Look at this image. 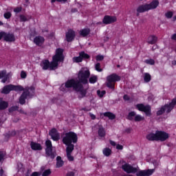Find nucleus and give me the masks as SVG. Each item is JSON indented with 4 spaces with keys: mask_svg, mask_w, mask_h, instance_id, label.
<instances>
[{
    "mask_svg": "<svg viewBox=\"0 0 176 176\" xmlns=\"http://www.w3.org/2000/svg\"><path fill=\"white\" fill-rule=\"evenodd\" d=\"M90 76V71L87 69V68H82L78 72V80H75L72 79L68 80L65 83V87L69 89L72 87L74 90L76 91H78L80 98H83V97H86V94H87V90L83 89V85L81 83L86 84L87 83V79H89Z\"/></svg>",
    "mask_w": 176,
    "mask_h": 176,
    "instance_id": "f257e3e1",
    "label": "nucleus"
},
{
    "mask_svg": "<svg viewBox=\"0 0 176 176\" xmlns=\"http://www.w3.org/2000/svg\"><path fill=\"white\" fill-rule=\"evenodd\" d=\"M64 50L61 48H58L56 50V54L52 57V61L50 63L49 60H44L41 63V67L45 71H54L58 68V63L64 61V56L63 55Z\"/></svg>",
    "mask_w": 176,
    "mask_h": 176,
    "instance_id": "f03ea898",
    "label": "nucleus"
},
{
    "mask_svg": "<svg viewBox=\"0 0 176 176\" xmlns=\"http://www.w3.org/2000/svg\"><path fill=\"white\" fill-rule=\"evenodd\" d=\"M169 135L168 133L162 131H157L155 133H148L146 138L148 141H161L164 142L166 140H168Z\"/></svg>",
    "mask_w": 176,
    "mask_h": 176,
    "instance_id": "7ed1b4c3",
    "label": "nucleus"
},
{
    "mask_svg": "<svg viewBox=\"0 0 176 176\" xmlns=\"http://www.w3.org/2000/svg\"><path fill=\"white\" fill-rule=\"evenodd\" d=\"M62 138V142L67 146H71V145H74L73 144L78 142V135L73 131L63 133Z\"/></svg>",
    "mask_w": 176,
    "mask_h": 176,
    "instance_id": "20e7f679",
    "label": "nucleus"
},
{
    "mask_svg": "<svg viewBox=\"0 0 176 176\" xmlns=\"http://www.w3.org/2000/svg\"><path fill=\"white\" fill-rule=\"evenodd\" d=\"M159 6V1L154 0L150 3H146L140 6L137 8L138 13H144L145 12H148L149 10H153V9H156Z\"/></svg>",
    "mask_w": 176,
    "mask_h": 176,
    "instance_id": "39448f33",
    "label": "nucleus"
},
{
    "mask_svg": "<svg viewBox=\"0 0 176 176\" xmlns=\"http://www.w3.org/2000/svg\"><path fill=\"white\" fill-rule=\"evenodd\" d=\"M120 80V76L116 74H113L107 77L106 86L109 89L115 90V83Z\"/></svg>",
    "mask_w": 176,
    "mask_h": 176,
    "instance_id": "423d86ee",
    "label": "nucleus"
},
{
    "mask_svg": "<svg viewBox=\"0 0 176 176\" xmlns=\"http://www.w3.org/2000/svg\"><path fill=\"white\" fill-rule=\"evenodd\" d=\"M175 105L176 98H173L169 104H165L164 107H162L161 109L157 111V115L160 116V115H163L164 112L170 113V112L174 109V107H175Z\"/></svg>",
    "mask_w": 176,
    "mask_h": 176,
    "instance_id": "0eeeda50",
    "label": "nucleus"
},
{
    "mask_svg": "<svg viewBox=\"0 0 176 176\" xmlns=\"http://www.w3.org/2000/svg\"><path fill=\"white\" fill-rule=\"evenodd\" d=\"M23 91V90H24V88L21 86H15L13 85H6L3 87L1 93L2 94H9V93H10V91Z\"/></svg>",
    "mask_w": 176,
    "mask_h": 176,
    "instance_id": "6e6552de",
    "label": "nucleus"
},
{
    "mask_svg": "<svg viewBox=\"0 0 176 176\" xmlns=\"http://www.w3.org/2000/svg\"><path fill=\"white\" fill-rule=\"evenodd\" d=\"M46 148L45 154L47 157L54 159L56 157V153L53 152V146L52 145V141L47 140L45 142Z\"/></svg>",
    "mask_w": 176,
    "mask_h": 176,
    "instance_id": "1a4fd4ad",
    "label": "nucleus"
},
{
    "mask_svg": "<svg viewBox=\"0 0 176 176\" xmlns=\"http://www.w3.org/2000/svg\"><path fill=\"white\" fill-rule=\"evenodd\" d=\"M136 108L138 111H140V112H144L146 116H151V115H152V108L149 104L144 105V104H138Z\"/></svg>",
    "mask_w": 176,
    "mask_h": 176,
    "instance_id": "9d476101",
    "label": "nucleus"
},
{
    "mask_svg": "<svg viewBox=\"0 0 176 176\" xmlns=\"http://www.w3.org/2000/svg\"><path fill=\"white\" fill-rule=\"evenodd\" d=\"M127 119L129 120H135V122H142V120H145V118L142 117L141 115H137L135 111L129 112Z\"/></svg>",
    "mask_w": 176,
    "mask_h": 176,
    "instance_id": "9b49d317",
    "label": "nucleus"
},
{
    "mask_svg": "<svg viewBox=\"0 0 176 176\" xmlns=\"http://www.w3.org/2000/svg\"><path fill=\"white\" fill-rule=\"evenodd\" d=\"M122 168L127 174H135V173H137V171H138L139 167L134 168V167H133V166H131L129 164H125L122 166Z\"/></svg>",
    "mask_w": 176,
    "mask_h": 176,
    "instance_id": "f8f14e48",
    "label": "nucleus"
},
{
    "mask_svg": "<svg viewBox=\"0 0 176 176\" xmlns=\"http://www.w3.org/2000/svg\"><path fill=\"white\" fill-rule=\"evenodd\" d=\"M2 38H3L6 42H14V41H16L13 34H8L5 32H0V41Z\"/></svg>",
    "mask_w": 176,
    "mask_h": 176,
    "instance_id": "ddd939ff",
    "label": "nucleus"
},
{
    "mask_svg": "<svg viewBox=\"0 0 176 176\" xmlns=\"http://www.w3.org/2000/svg\"><path fill=\"white\" fill-rule=\"evenodd\" d=\"M74 148L75 146L72 144H71L69 146H67L66 148V157L69 162H74V156H72V152H74Z\"/></svg>",
    "mask_w": 176,
    "mask_h": 176,
    "instance_id": "4468645a",
    "label": "nucleus"
},
{
    "mask_svg": "<svg viewBox=\"0 0 176 176\" xmlns=\"http://www.w3.org/2000/svg\"><path fill=\"white\" fill-rule=\"evenodd\" d=\"M118 19L116 16H112L109 15H105L102 19L103 24H112L113 23H116Z\"/></svg>",
    "mask_w": 176,
    "mask_h": 176,
    "instance_id": "2eb2a0df",
    "label": "nucleus"
},
{
    "mask_svg": "<svg viewBox=\"0 0 176 176\" xmlns=\"http://www.w3.org/2000/svg\"><path fill=\"white\" fill-rule=\"evenodd\" d=\"M140 170V168H138ZM153 174V170H138L136 172L137 176H150Z\"/></svg>",
    "mask_w": 176,
    "mask_h": 176,
    "instance_id": "dca6fc26",
    "label": "nucleus"
},
{
    "mask_svg": "<svg viewBox=\"0 0 176 176\" xmlns=\"http://www.w3.org/2000/svg\"><path fill=\"white\" fill-rule=\"evenodd\" d=\"M50 135L54 141H58V140H60V133H58L56 129H52L50 131Z\"/></svg>",
    "mask_w": 176,
    "mask_h": 176,
    "instance_id": "f3484780",
    "label": "nucleus"
},
{
    "mask_svg": "<svg viewBox=\"0 0 176 176\" xmlns=\"http://www.w3.org/2000/svg\"><path fill=\"white\" fill-rule=\"evenodd\" d=\"M75 31L72 30H69L68 32L66 33V41L68 42H72L74 39H75Z\"/></svg>",
    "mask_w": 176,
    "mask_h": 176,
    "instance_id": "a211bd4d",
    "label": "nucleus"
},
{
    "mask_svg": "<svg viewBox=\"0 0 176 176\" xmlns=\"http://www.w3.org/2000/svg\"><path fill=\"white\" fill-rule=\"evenodd\" d=\"M34 43L37 46H42L45 43V38L43 36H38L34 38Z\"/></svg>",
    "mask_w": 176,
    "mask_h": 176,
    "instance_id": "6ab92c4d",
    "label": "nucleus"
},
{
    "mask_svg": "<svg viewBox=\"0 0 176 176\" xmlns=\"http://www.w3.org/2000/svg\"><path fill=\"white\" fill-rule=\"evenodd\" d=\"M30 146L33 151H42V146L39 143L32 142Z\"/></svg>",
    "mask_w": 176,
    "mask_h": 176,
    "instance_id": "aec40b11",
    "label": "nucleus"
},
{
    "mask_svg": "<svg viewBox=\"0 0 176 176\" xmlns=\"http://www.w3.org/2000/svg\"><path fill=\"white\" fill-rule=\"evenodd\" d=\"M23 91H26L27 96H32L35 91V88L34 87H26L23 88Z\"/></svg>",
    "mask_w": 176,
    "mask_h": 176,
    "instance_id": "412c9836",
    "label": "nucleus"
},
{
    "mask_svg": "<svg viewBox=\"0 0 176 176\" xmlns=\"http://www.w3.org/2000/svg\"><path fill=\"white\" fill-rule=\"evenodd\" d=\"M156 42H157V38L156 36L151 35L149 36L147 38V43H148L149 45H155Z\"/></svg>",
    "mask_w": 176,
    "mask_h": 176,
    "instance_id": "4be33fe9",
    "label": "nucleus"
},
{
    "mask_svg": "<svg viewBox=\"0 0 176 176\" xmlns=\"http://www.w3.org/2000/svg\"><path fill=\"white\" fill-rule=\"evenodd\" d=\"M9 107V102L2 100V98H0V111H3Z\"/></svg>",
    "mask_w": 176,
    "mask_h": 176,
    "instance_id": "5701e85b",
    "label": "nucleus"
},
{
    "mask_svg": "<svg viewBox=\"0 0 176 176\" xmlns=\"http://www.w3.org/2000/svg\"><path fill=\"white\" fill-rule=\"evenodd\" d=\"M27 94V91H23L22 95L19 98V102L20 104H21V105H24V104H25V99L27 98V97H28Z\"/></svg>",
    "mask_w": 176,
    "mask_h": 176,
    "instance_id": "b1692460",
    "label": "nucleus"
},
{
    "mask_svg": "<svg viewBox=\"0 0 176 176\" xmlns=\"http://www.w3.org/2000/svg\"><path fill=\"white\" fill-rule=\"evenodd\" d=\"M63 166H64V161H63V159H61V157L58 156L56 157V168H60V167H63Z\"/></svg>",
    "mask_w": 176,
    "mask_h": 176,
    "instance_id": "393cba45",
    "label": "nucleus"
},
{
    "mask_svg": "<svg viewBox=\"0 0 176 176\" xmlns=\"http://www.w3.org/2000/svg\"><path fill=\"white\" fill-rule=\"evenodd\" d=\"M98 134L99 137H104L105 135V129L102 127V125H98Z\"/></svg>",
    "mask_w": 176,
    "mask_h": 176,
    "instance_id": "a878e982",
    "label": "nucleus"
},
{
    "mask_svg": "<svg viewBox=\"0 0 176 176\" xmlns=\"http://www.w3.org/2000/svg\"><path fill=\"white\" fill-rule=\"evenodd\" d=\"M90 34V29L87 28V29H82L80 31V35L82 36H87Z\"/></svg>",
    "mask_w": 176,
    "mask_h": 176,
    "instance_id": "bb28decb",
    "label": "nucleus"
},
{
    "mask_svg": "<svg viewBox=\"0 0 176 176\" xmlns=\"http://www.w3.org/2000/svg\"><path fill=\"white\" fill-rule=\"evenodd\" d=\"M102 153L104 156H111V155H112V150L109 148H104Z\"/></svg>",
    "mask_w": 176,
    "mask_h": 176,
    "instance_id": "cd10ccee",
    "label": "nucleus"
},
{
    "mask_svg": "<svg viewBox=\"0 0 176 176\" xmlns=\"http://www.w3.org/2000/svg\"><path fill=\"white\" fill-rule=\"evenodd\" d=\"M104 116H106V118H109L111 120H113L115 118H116V116L115 114L111 113V112H105L103 113Z\"/></svg>",
    "mask_w": 176,
    "mask_h": 176,
    "instance_id": "c85d7f7f",
    "label": "nucleus"
},
{
    "mask_svg": "<svg viewBox=\"0 0 176 176\" xmlns=\"http://www.w3.org/2000/svg\"><path fill=\"white\" fill-rule=\"evenodd\" d=\"M152 79V76L149 73H144V80L146 82V83H148L151 82V80Z\"/></svg>",
    "mask_w": 176,
    "mask_h": 176,
    "instance_id": "c756f323",
    "label": "nucleus"
},
{
    "mask_svg": "<svg viewBox=\"0 0 176 176\" xmlns=\"http://www.w3.org/2000/svg\"><path fill=\"white\" fill-rule=\"evenodd\" d=\"M79 56L82 58V60H83V58L85 60H86L87 58H90V56L89 54H86L85 52H80Z\"/></svg>",
    "mask_w": 176,
    "mask_h": 176,
    "instance_id": "7c9ffc66",
    "label": "nucleus"
},
{
    "mask_svg": "<svg viewBox=\"0 0 176 176\" xmlns=\"http://www.w3.org/2000/svg\"><path fill=\"white\" fill-rule=\"evenodd\" d=\"M73 60V63H82V61H83L82 60V58L80 57V56L79 55V56H75L72 58Z\"/></svg>",
    "mask_w": 176,
    "mask_h": 176,
    "instance_id": "2f4dec72",
    "label": "nucleus"
},
{
    "mask_svg": "<svg viewBox=\"0 0 176 176\" xmlns=\"http://www.w3.org/2000/svg\"><path fill=\"white\" fill-rule=\"evenodd\" d=\"M146 64H148L149 65H155V60L153 59H146L144 60Z\"/></svg>",
    "mask_w": 176,
    "mask_h": 176,
    "instance_id": "473e14b6",
    "label": "nucleus"
},
{
    "mask_svg": "<svg viewBox=\"0 0 176 176\" xmlns=\"http://www.w3.org/2000/svg\"><path fill=\"white\" fill-rule=\"evenodd\" d=\"M95 69L98 71V72H102V69H101V65L100 64V63L96 64Z\"/></svg>",
    "mask_w": 176,
    "mask_h": 176,
    "instance_id": "72a5a7b5",
    "label": "nucleus"
},
{
    "mask_svg": "<svg viewBox=\"0 0 176 176\" xmlns=\"http://www.w3.org/2000/svg\"><path fill=\"white\" fill-rule=\"evenodd\" d=\"M1 80L2 83H6V82H9V74L6 73V75Z\"/></svg>",
    "mask_w": 176,
    "mask_h": 176,
    "instance_id": "f704fd0d",
    "label": "nucleus"
},
{
    "mask_svg": "<svg viewBox=\"0 0 176 176\" xmlns=\"http://www.w3.org/2000/svg\"><path fill=\"white\" fill-rule=\"evenodd\" d=\"M97 82V76H92L89 78V83H96Z\"/></svg>",
    "mask_w": 176,
    "mask_h": 176,
    "instance_id": "c9c22d12",
    "label": "nucleus"
},
{
    "mask_svg": "<svg viewBox=\"0 0 176 176\" xmlns=\"http://www.w3.org/2000/svg\"><path fill=\"white\" fill-rule=\"evenodd\" d=\"M5 156H6V153L4 151H0V163L4 160Z\"/></svg>",
    "mask_w": 176,
    "mask_h": 176,
    "instance_id": "e433bc0d",
    "label": "nucleus"
},
{
    "mask_svg": "<svg viewBox=\"0 0 176 176\" xmlns=\"http://www.w3.org/2000/svg\"><path fill=\"white\" fill-rule=\"evenodd\" d=\"M51 174L52 171H50V169H47L43 173V176H48L50 175Z\"/></svg>",
    "mask_w": 176,
    "mask_h": 176,
    "instance_id": "4c0bfd02",
    "label": "nucleus"
},
{
    "mask_svg": "<svg viewBox=\"0 0 176 176\" xmlns=\"http://www.w3.org/2000/svg\"><path fill=\"white\" fill-rule=\"evenodd\" d=\"M17 109H19V107L17 106H13V107H11L8 111L9 112H14V111H17Z\"/></svg>",
    "mask_w": 176,
    "mask_h": 176,
    "instance_id": "58836bf2",
    "label": "nucleus"
},
{
    "mask_svg": "<svg viewBox=\"0 0 176 176\" xmlns=\"http://www.w3.org/2000/svg\"><path fill=\"white\" fill-rule=\"evenodd\" d=\"M20 21H28V19L23 14L20 15Z\"/></svg>",
    "mask_w": 176,
    "mask_h": 176,
    "instance_id": "ea45409f",
    "label": "nucleus"
},
{
    "mask_svg": "<svg viewBox=\"0 0 176 176\" xmlns=\"http://www.w3.org/2000/svg\"><path fill=\"white\" fill-rule=\"evenodd\" d=\"M105 91H100V90H98L97 91V94H98V96L99 97H104V94H105Z\"/></svg>",
    "mask_w": 176,
    "mask_h": 176,
    "instance_id": "a19ab883",
    "label": "nucleus"
},
{
    "mask_svg": "<svg viewBox=\"0 0 176 176\" xmlns=\"http://www.w3.org/2000/svg\"><path fill=\"white\" fill-rule=\"evenodd\" d=\"M4 17L5 19H10L12 17V13L10 12L4 13Z\"/></svg>",
    "mask_w": 176,
    "mask_h": 176,
    "instance_id": "79ce46f5",
    "label": "nucleus"
},
{
    "mask_svg": "<svg viewBox=\"0 0 176 176\" xmlns=\"http://www.w3.org/2000/svg\"><path fill=\"white\" fill-rule=\"evenodd\" d=\"M165 16L167 19H171L173 17V12H168L165 14Z\"/></svg>",
    "mask_w": 176,
    "mask_h": 176,
    "instance_id": "37998d69",
    "label": "nucleus"
},
{
    "mask_svg": "<svg viewBox=\"0 0 176 176\" xmlns=\"http://www.w3.org/2000/svg\"><path fill=\"white\" fill-rule=\"evenodd\" d=\"M21 10H23V8H21V7H16V8L14 9V12L15 13H20V12H21Z\"/></svg>",
    "mask_w": 176,
    "mask_h": 176,
    "instance_id": "c03bdc74",
    "label": "nucleus"
},
{
    "mask_svg": "<svg viewBox=\"0 0 176 176\" xmlns=\"http://www.w3.org/2000/svg\"><path fill=\"white\" fill-rule=\"evenodd\" d=\"M5 75H6V70L0 71V79H2Z\"/></svg>",
    "mask_w": 176,
    "mask_h": 176,
    "instance_id": "a18cd8bd",
    "label": "nucleus"
},
{
    "mask_svg": "<svg viewBox=\"0 0 176 176\" xmlns=\"http://www.w3.org/2000/svg\"><path fill=\"white\" fill-rule=\"evenodd\" d=\"M21 78H22V79H25V78H27V73H25L24 71H22L21 72Z\"/></svg>",
    "mask_w": 176,
    "mask_h": 176,
    "instance_id": "49530a36",
    "label": "nucleus"
},
{
    "mask_svg": "<svg viewBox=\"0 0 176 176\" xmlns=\"http://www.w3.org/2000/svg\"><path fill=\"white\" fill-rule=\"evenodd\" d=\"M97 61H102L104 60V56L102 55H98L96 56Z\"/></svg>",
    "mask_w": 176,
    "mask_h": 176,
    "instance_id": "de8ad7c7",
    "label": "nucleus"
},
{
    "mask_svg": "<svg viewBox=\"0 0 176 176\" xmlns=\"http://www.w3.org/2000/svg\"><path fill=\"white\" fill-rule=\"evenodd\" d=\"M41 173L38 172H34L30 176H40Z\"/></svg>",
    "mask_w": 176,
    "mask_h": 176,
    "instance_id": "09e8293b",
    "label": "nucleus"
},
{
    "mask_svg": "<svg viewBox=\"0 0 176 176\" xmlns=\"http://www.w3.org/2000/svg\"><path fill=\"white\" fill-rule=\"evenodd\" d=\"M116 149H119V150L122 151V149H123V146H122L120 144H117Z\"/></svg>",
    "mask_w": 176,
    "mask_h": 176,
    "instance_id": "8fccbe9b",
    "label": "nucleus"
},
{
    "mask_svg": "<svg viewBox=\"0 0 176 176\" xmlns=\"http://www.w3.org/2000/svg\"><path fill=\"white\" fill-rule=\"evenodd\" d=\"M66 176H75V173L74 172H69Z\"/></svg>",
    "mask_w": 176,
    "mask_h": 176,
    "instance_id": "3c124183",
    "label": "nucleus"
},
{
    "mask_svg": "<svg viewBox=\"0 0 176 176\" xmlns=\"http://www.w3.org/2000/svg\"><path fill=\"white\" fill-rule=\"evenodd\" d=\"M124 100H126V101H129L130 100V98L127 95L124 96Z\"/></svg>",
    "mask_w": 176,
    "mask_h": 176,
    "instance_id": "603ef678",
    "label": "nucleus"
},
{
    "mask_svg": "<svg viewBox=\"0 0 176 176\" xmlns=\"http://www.w3.org/2000/svg\"><path fill=\"white\" fill-rule=\"evenodd\" d=\"M110 144L112 146H116V143L114 141L110 140Z\"/></svg>",
    "mask_w": 176,
    "mask_h": 176,
    "instance_id": "864d4df0",
    "label": "nucleus"
},
{
    "mask_svg": "<svg viewBox=\"0 0 176 176\" xmlns=\"http://www.w3.org/2000/svg\"><path fill=\"white\" fill-rule=\"evenodd\" d=\"M89 115H90L91 118L93 120H94V119H96V116L94 114L90 113Z\"/></svg>",
    "mask_w": 176,
    "mask_h": 176,
    "instance_id": "5fc2aeb1",
    "label": "nucleus"
},
{
    "mask_svg": "<svg viewBox=\"0 0 176 176\" xmlns=\"http://www.w3.org/2000/svg\"><path fill=\"white\" fill-rule=\"evenodd\" d=\"M171 39H173V41H176V34H174L171 36Z\"/></svg>",
    "mask_w": 176,
    "mask_h": 176,
    "instance_id": "6e6d98bb",
    "label": "nucleus"
},
{
    "mask_svg": "<svg viewBox=\"0 0 176 176\" xmlns=\"http://www.w3.org/2000/svg\"><path fill=\"white\" fill-rule=\"evenodd\" d=\"M19 112H20V113H23L24 115H27V113L24 111V110L21 109L19 111Z\"/></svg>",
    "mask_w": 176,
    "mask_h": 176,
    "instance_id": "4d7b16f0",
    "label": "nucleus"
},
{
    "mask_svg": "<svg viewBox=\"0 0 176 176\" xmlns=\"http://www.w3.org/2000/svg\"><path fill=\"white\" fill-rule=\"evenodd\" d=\"M3 173H4L3 169L1 168V170H0V176L3 175Z\"/></svg>",
    "mask_w": 176,
    "mask_h": 176,
    "instance_id": "13d9d810",
    "label": "nucleus"
},
{
    "mask_svg": "<svg viewBox=\"0 0 176 176\" xmlns=\"http://www.w3.org/2000/svg\"><path fill=\"white\" fill-rule=\"evenodd\" d=\"M25 5H30V0H25Z\"/></svg>",
    "mask_w": 176,
    "mask_h": 176,
    "instance_id": "bf43d9fd",
    "label": "nucleus"
},
{
    "mask_svg": "<svg viewBox=\"0 0 176 176\" xmlns=\"http://www.w3.org/2000/svg\"><path fill=\"white\" fill-rule=\"evenodd\" d=\"M57 2H67V0H56Z\"/></svg>",
    "mask_w": 176,
    "mask_h": 176,
    "instance_id": "052dcab7",
    "label": "nucleus"
},
{
    "mask_svg": "<svg viewBox=\"0 0 176 176\" xmlns=\"http://www.w3.org/2000/svg\"><path fill=\"white\" fill-rule=\"evenodd\" d=\"M172 64H173V65H176V60H173V61L172 62Z\"/></svg>",
    "mask_w": 176,
    "mask_h": 176,
    "instance_id": "680f3d73",
    "label": "nucleus"
},
{
    "mask_svg": "<svg viewBox=\"0 0 176 176\" xmlns=\"http://www.w3.org/2000/svg\"><path fill=\"white\" fill-rule=\"evenodd\" d=\"M56 1H57V0H51V2H52V3H54V2H56Z\"/></svg>",
    "mask_w": 176,
    "mask_h": 176,
    "instance_id": "e2e57ef3",
    "label": "nucleus"
},
{
    "mask_svg": "<svg viewBox=\"0 0 176 176\" xmlns=\"http://www.w3.org/2000/svg\"><path fill=\"white\" fill-rule=\"evenodd\" d=\"M0 25H3V23H2V21H0Z\"/></svg>",
    "mask_w": 176,
    "mask_h": 176,
    "instance_id": "0e129e2a",
    "label": "nucleus"
},
{
    "mask_svg": "<svg viewBox=\"0 0 176 176\" xmlns=\"http://www.w3.org/2000/svg\"><path fill=\"white\" fill-rule=\"evenodd\" d=\"M117 68H120V65H118Z\"/></svg>",
    "mask_w": 176,
    "mask_h": 176,
    "instance_id": "69168bd1",
    "label": "nucleus"
},
{
    "mask_svg": "<svg viewBox=\"0 0 176 176\" xmlns=\"http://www.w3.org/2000/svg\"><path fill=\"white\" fill-rule=\"evenodd\" d=\"M98 24H102V23H101V22H99V23H98Z\"/></svg>",
    "mask_w": 176,
    "mask_h": 176,
    "instance_id": "338daca9",
    "label": "nucleus"
},
{
    "mask_svg": "<svg viewBox=\"0 0 176 176\" xmlns=\"http://www.w3.org/2000/svg\"><path fill=\"white\" fill-rule=\"evenodd\" d=\"M120 58H123V56L120 57Z\"/></svg>",
    "mask_w": 176,
    "mask_h": 176,
    "instance_id": "774afa93",
    "label": "nucleus"
}]
</instances>
